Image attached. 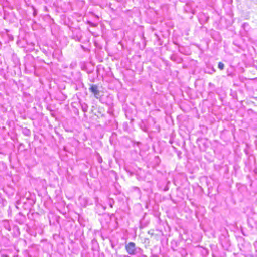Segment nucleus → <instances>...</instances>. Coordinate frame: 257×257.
I'll use <instances>...</instances> for the list:
<instances>
[{"instance_id":"7ed1b4c3","label":"nucleus","mask_w":257,"mask_h":257,"mask_svg":"<svg viewBox=\"0 0 257 257\" xmlns=\"http://www.w3.org/2000/svg\"><path fill=\"white\" fill-rule=\"evenodd\" d=\"M224 67V64L222 62H219L218 64V68L220 70H223Z\"/></svg>"},{"instance_id":"20e7f679","label":"nucleus","mask_w":257,"mask_h":257,"mask_svg":"<svg viewBox=\"0 0 257 257\" xmlns=\"http://www.w3.org/2000/svg\"><path fill=\"white\" fill-rule=\"evenodd\" d=\"M82 110L83 111L85 112L87 111V105L85 104L84 106L82 105Z\"/></svg>"},{"instance_id":"f257e3e1","label":"nucleus","mask_w":257,"mask_h":257,"mask_svg":"<svg viewBox=\"0 0 257 257\" xmlns=\"http://www.w3.org/2000/svg\"><path fill=\"white\" fill-rule=\"evenodd\" d=\"M127 252L131 255H135L137 253V248L135 243L132 242H130L125 246Z\"/></svg>"},{"instance_id":"f03ea898","label":"nucleus","mask_w":257,"mask_h":257,"mask_svg":"<svg viewBox=\"0 0 257 257\" xmlns=\"http://www.w3.org/2000/svg\"><path fill=\"white\" fill-rule=\"evenodd\" d=\"M89 90L94 95L95 97L97 98L98 95L99 94L97 86L95 85H93L89 88Z\"/></svg>"},{"instance_id":"39448f33","label":"nucleus","mask_w":257,"mask_h":257,"mask_svg":"<svg viewBox=\"0 0 257 257\" xmlns=\"http://www.w3.org/2000/svg\"><path fill=\"white\" fill-rule=\"evenodd\" d=\"M102 161V158H100L98 159V162L99 163H101Z\"/></svg>"}]
</instances>
